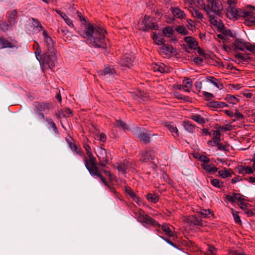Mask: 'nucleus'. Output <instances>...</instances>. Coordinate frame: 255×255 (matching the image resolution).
<instances>
[{
    "mask_svg": "<svg viewBox=\"0 0 255 255\" xmlns=\"http://www.w3.org/2000/svg\"><path fill=\"white\" fill-rule=\"evenodd\" d=\"M191 12L192 16L195 18L200 19H202L203 18L202 13L201 12L200 10L198 9L193 8Z\"/></svg>",
    "mask_w": 255,
    "mask_h": 255,
    "instance_id": "nucleus-50",
    "label": "nucleus"
},
{
    "mask_svg": "<svg viewBox=\"0 0 255 255\" xmlns=\"http://www.w3.org/2000/svg\"><path fill=\"white\" fill-rule=\"evenodd\" d=\"M202 94L204 96L205 99L206 101H209L211 98H213L214 97V95L213 94L207 92L203 91L202 92Z\"/></svg>",
    "mask_w": 255,
    "mask_h": 255,
    "instance_id": "nucleus-58",
    "label": "nucleus"
},
{
    "mask_svg": "<svg viewBox=\"0 0 255 255\" xmlns=\"http://www.w3.org/2000/svg\"><path fill=\"white\" fill-rule=\"evenodd\" d=\"M145 215V214L144 213V212L143 210H140V211L139 212H134L135 217L137 219V221L139 222L140 223L143 220V219Z\"/></svg>",
    "mask_w": 255,
    "mask_h": 255,
    "instance_id": "nucleus-46",
    "label": "nucleus"
},
{
    "mask_svg": "<svg viewBox=\"0 0 255 255\" xmlns=\"http://www.w3.org/2000/svg\"><path fill=\"white\" fill-rule=\"evenodd\" d=\"M207 81L212 83L214 86H217V79L213 76H208L207 78Z\"/></svg>",
    "mask_w": 255,
    "mask_h": 255,
    "instance_id": "nucleus-63",
    "label": "nucleus"
},
{
    "mask_svg": "<svg viewBox=\"0 0 255 255\" xmlns=\"http://www.w3.org/2000/svg\"><path fill=\"white\" fill-rule=\"evenodd\" d=\"M214 137L213 138V141L214 143V145H216L218 143H220L219 141L220 140L221 137V132L219 130H214Z\"/></svg>",
    "mask_w": 255,
    "mask_h": 255,
    "instance_id": "nucleus-42",
    "label": "nucleus"
},
{
    "mask_svg": "<svg viewBox=\"0 0 255 255\" xmlns=\"http://www.w3.org/2000/svg\"><path fill=\"white\" fill-rule=\"evenodd\" d=\"M203 9L208 15H220L224 7L219 0H208V3L204 5Z\"/></svg>",
    "mask_w": 255,
    "mask_h": 255,
    "instance_id": "nucleus-5",
    "label": "nucleus"
},
{
    "mask_svg": "<svg viewBox=\"0 0 255 255\" xmlns=\"http://www.w3.org/2000/svg\"><path fill=\"white\" fill-rule=\"evenodd\" d=\"M140 30L143 31H148L150 30H158V25L156 22H153L151 17L148 15H145L141 23Z\"/></svg>",
    "mask_w": 255,
    "mask_h": 255,
    "instance_id": "nucleus-7",
    "label": "nucleus"
},
{
    "mask_svg": "<svg viewBox=\"0 0 255 255\" xmlns=\"http://www.w3.org/2000/svg\"><path fill=\"white\" fill-rule=\"evenodd\" d=\"M209 106L214 108H223L228 107V104L225 102L219 101H211L209 103Z\"/></svg>",
    "mask_w": 255,
    "mask_h": 255,
    "instance_id": "nucleus-25",
    "label": "nucleus"
},
{
    "mask_svg": "<svg viewBox=\"0 0 255 255\" xmlns=\"http://www.w3.org/2000/svg\"><path fill=\"white\" fill-rule=\"evenodd\" d=\"M163 33L165 36L171 37L173 34V29L170 26H167L163 29Z\"/></svg>",
    "mask_w": 255,
    "mask_h": 255,
    "instance_id": "nucleus-41",
    "label": "nucleus"
},
{
    "mask_svg": "<svg viewBox=\"0 0 255 255\" xmlns=\"http://www.w3.org/2000/svg\"><path fill=\"white\" fill-rule=\"evenodd\" d=\"M42 120L45 121L48 123V124L51 127V128L53 130L54 132L56 134H58L59 133L58 129L57 128L55 124L54 123V122H53V121L52 120V119L51 118L46 117L45 118L43 119Z\"/></svg>",
    "mask_w": 255,
    "mask_h": 255,
    "instance_id": "nucleus-29",
    "label": "nucleus"
},
{
    "mask_svg": "<svg viewBox=\"0 0 255 255\" xmlns=\"http://www.w3.org/2000/svg\"><path fill=\"white\" fill-rule=\"evenodd\" d=\"M177 89L180 90H183L185 92L189 93L190 92V90L188 88V86L184 85L183 84L182 85L179 84L177 85L176 86Z\"/></svg>",
    "mask_w": 255,
    "mask_h": 255,
    "instance_id": "nucleus-55",
    "label": "nucleus"
},
{
    "mask_svg": "<svg viewBox=\"0 0 255 255\" xmlns=\"http://www.w3.org/2000/svg\"><path fill=\"white\" fill-rule=\"evenodd\" d=\"M125 189L126 193L129 195L131 198L135 195V193L131 188L126 186L125 187Z\"/></svg>",
    "mask_w": 255,
    "mask_h": 255,
    "instance_id": "nucleus-57",
    "label": "nucleus"
},
{
    "mask_svg": "<svg viewBox=\"0 0 255 255\" xmlns=\"http://www.w3.org/2000/svg\"><path fill=\"white\" fill-rule=\"evenodd\" d=\"M191 119L198 124H202L205 123L204 119L199 115H194L191 116Z\"/></svg>",
    "mask_w": 255,
    "mask_h": 255,
    "instance_id": "nucleus-44",
    "label": "nucleus"
},
{
    "mask_svg": "<svg viewBox=\"0 0 255 255\" xmlns=\"http://www.w3.org/2000/svg\"><path fill=\"white\" fill-rule=\"evenodd\" d=\"M215 26L217 28V30L219 32H221L225 27L222 20H221Z\"/></svg>",
    "mask_w": 255,
    "mask_h": 255,
    "instance_id": "nucleus-64",
    "label": "nucleus"
},
{
    "mask_svg": "<svg viewBox=\"0 0 255 255\" xmlns=\"http://www.w3.org/2000/svg\"><path fill=\"white\" fill-rule=\"evenodd\" d=\"M238 169L239 170V173L243 175L253 173V169L251 166L241 165L238 167Z\"/></svg>",
    "mask_w": 255,
    "mask_h": 255,
    "instance_id": "nucleus-21",
    "label": "nucleus"
},
{
    "mask_svg": "<svg viewBox=\"0 0 255 255\" xmlns=\"http://www.w3.org/2000/svg\"><path fill=\"white\" fill-rule=\"evenodd\" d=\"M182 84L184 85H187L188 86V88L189 89L192 87V81L191 79L187 78L186 79H184L182 81Z\"/></svg>",
    "mask_w": 255,
    "mask_h": 255,
    "instance_id": "nucleus-59",
    "label": "nucleus"
},
{
    "mask_svg": "<svg viewBox=\"0 0 255 255\" xmlns=\"http://www.w3.org/2000/svg\"><path fill=\"white\" fill-rule=\"evenodd\" d=\"M188 221L191 224L195 226H204L205 222L201 220L200 218L197 217L195 216H190L188 217Z\"/></svg>",
    "mask_w": 255,
    "mask_h": 255,
    "instance_id": "nucleus-16",
    "label": "nucleus"
},
{
    "mask_svg": "<svg viewBox=\"0 0 255 255\" xmlns=\"http://www.w3.org/2000/svg\"><path fill=\"white\" fill-rule=\"evenodd\" d=\"M138 138L145 143L150 141V134L147 131H141L137 134Z\"/></svg>",
    "mask_w": 255,
    "mask_h": 255,
    "instance_id": "nucleus-20",
    "label": "nucleus"
},
{
    "mask_svg": "<svg viewBox=\"0 0 255 255\" xmlns=\"http://www.w3.org/2000/svg\"><path fill=\"white\" fill-rule=\"evenodd\" d=\"M141 224L144 226H145L146 225L151 226L155 228H157L156 230L158 233H161V231L159 229V228H160V224L154 219L147 214L145 215Z\"/></svg>",
    "mask_w": 255,
    "mask_h": 255,
    "instance_id": "nucleus-9",
    "label": "nucleus"
},
{
    "mask_svg": "<svg viewBox=\"0 0 255 255\" xmlns=\"http://www.w3.org/2000/svg\"><path fill=\"white\" fill-rule=\"evenodd\" d=\"M160 49L162 50L164 52H165L166 54L168 53H172L173 52V47L169 45L162 44V46L160 48Z\"/></svg>",
    "mask_w": 255,
    "mask_h": 255,
    "instance_id": "nucleus-37",
    "label": "nucleus"
},
{
    "mask_svg": "<svg viewBox=\"0 0 255 255\" xmlns=\"http://www.w3.org/2000/svg\"><path fill=\"white\" fill-rule=\"evenodd\" d=\"M84 147L88 157V158L84 156L83 159L86 168L91 176H100V170L97 166V160L91 152L90 146L88 144H85Z\"/></svg>",
    "mask_w": 255,
    "mask_h": 255,
    "instance_id": "nucleus-3",
    "label": "nucleus"
},
{
    "mask_svg": "<svg viewBox=\"0 0 255 255\" xmlns=\"http://www.w3.org/2000/svg\"><path fill=\"white\" fill-rule=\"evenodd\" d=\"M202 166L203 169L207 172L210 173H214L218 171V168L214 166L213 164H203Z\"/></svg>",
    "mask_w": 255,
    "mask_h": 255,
    "instance_id": "nucleus-28",
    "label": "nucleus"
},
{
    "mask_svg": "<svg viewBox=\"0 0 255 255\" xmlns=\"http://www.w3.org/2000/svg\"><path fill=\"white\" fill-rule=\"evenodd\" d=\"M99 160H101L104 161L108 160V157L107 155L106 150L104 148H101L99 152V154L97 155Z\"/></svg>",
    "mask_w": 255,
    "mask_h": 255,
    "instance_id": "nucleus-33",
    "label": "nucleus"
},
{
    "mask_svg": "<svg viewBox=\"0 0 255 255\" xmlns=\"http://www.w3.org/2000/svg\"><path fill=\"white\" fill-rule=\"evenodd\" d=\"M226 9L227 16L230 19H238L252 14L249 10L237 8L236 7H227Z\"/></svg>",
    "mask_w": 255,
    "mask_h": 255,
    "instance_id": "nucleus-6",
    "label": "nucleus"
},
{
    "mask_svg": "<svg viewBox=\"0 0 255 255\" xmlns=\"http://www.w3.org/2000/svg\"><path fill=\"white\" fill-rule=\"evenodd\" d=\"M34 113L42 120L45 118V114H48L52 109V105L50 102L36 101L33 103Z\"/></svg>",
    "mask_w": 255,
    "mask_h": 255,
    "instance_id": "nucleus-4",
    "label": "nucleus"
},
{
    "mask_svg": "<svg viewBox=\"0 0 255 255\" xmlns=\"http://www.w3.org/2000/svg\"><path fill=\"white\" fill-rule=\"evenodd\" d=\"M192 3H193L195 6L202 7L203 8V0H190Z\"/></svg>",
    "mask_w": 255,
    "mask_h": 255,
    "instance_id": "nucleus-56",
    "label": "nucleus"
},
{
    "mask_svg": "<svg viewBox=\"0 0 255 255\" xmlns=\"http://www.w3.org/2000/svg\"><path fill=\"white\" fill-rule=\"evenodd\" d=\"M101 75H106L107 74L112 75L116 73L114 68L110 67H108L105 68L104 71L101 72Z\"/></svg>",
    "mask_w": 255,
    "mask_h": 255,
    "instance_id": "nucleus-52",
    "label": "nucleus"
},
{
    "mask_svg": "<svg viewBox=\"0 0 255 255\" xmlns=\"http://www.w3.org/2000/svg\"><path fill=\"white\" fill-rule=\"evenodd\" d=\"M211 184L215 187L221 188L223 186L224 182L220 181L218 179H210Z\"/></svg>",
    "mask_w": 255,
    "mask_h": 255,
    "instance_id": "nucleus-38",
    "label": "nucleus"
},
{
    "mask_svg": "<svg viewBox=\"0 0 255 255\" xmlns=\"http://www.w3.org/2000/svg\"><path fill=\"white\" fill-rule=\"evenodd\" d=\"M57 32L59 34L61 35V36L65 37L66 38L70 37L72 35L71 33L65 27H61L58 28Z\"/></svg>",
    "mask_w": 255,
    "mask_h": 255,
    "instance_id": "nucleus-31",
    "label": "nucleus"
},
{
    "mask_svg": "<svg viewBox=\"0 0 255 255\" xmlns=\"http://www.w3.org/2000/svg\"><path fill=\"white\" fill-rule=\"evenodd\" d=\"M171 11L174 16L179 19H185L186 18V14L180 9L178 7L171 8Z\"/></svg>",
    "mask_w": 255,
    "mask_h": 255,
    "instance_id": "nucleus-15",
    "label": "nucleus"
},
{
    "mask_svg": "<svg viewBox=\"0 0 255 255\" xmlns=\"http://www.w3.org/2000/svg\"><path fill=\"white\" fill-rule=\"evenodd\" d=\"M141 224L144 226H145L146 225L151 226L155 228H157L156 230L158 233H161V231L159 229V228H160V224L154 219L147 214L145 215Z\"/></svg>",
    "mask_w": 255,
    "mask_h": 255,
    "instance_id": "nucleus-10",
    "label": "nucleus"
},
{
    "mask_svg": "<svg viewBox=\"0 0 255 255\" xmlns=\"http://www.w3.org/2000/svg\"><path fill=\"white\" fill-rule=\"evenodd\" d=\"M236 57L242 60V62H247L249 60H251V57L249 56V54L239 53L236 54Z\"/></svg>",
    "mask_w": 255,
    "mask_h": 255,
    "instance_id": "nucleus-40",
    "label": "nucleus"
},
{
    "mask_svg": "<svg viewBox=\"0 0 255 255\" xmlns=\"http://www.w3.org/2000/svg\"><path fill=\"white\" fill-rule=\"evenodd\" d=\"M131 96L133 99L140 103L145 102L148 99L147 95L144 92L139 90L131 92Z\"/></svg>",
    "mask_w": 255,
    "mask_h": 255,
    "instance_id": "nucleus-11",
    "label": "nucleus"
},
{
    "mask_svg": "<svg viewBox=\"0 0 255 255\" xmlns=\"http://www.w3.org/2000/svg\"><path fill=\"white\" fill-rule=\"evenodd\" d=\"M160 227L166 235L170 237L174 236V232L172 231L173 227L172 226L169 224L164 223Z\"/></svg>",
    "mask_w": 255,
    "mask_h": 255,
    "instance_id": "nucleus-17",
    "label": "nucleus"
},
{
    "mask_svg": "<svg viewBox=\"0 0 255 255\" xmlns=\"http://www.w3.org/2000/svg\"><path fill=\"white\" fill-rule=\"evenodd\" d=\"M100 176H96V177H98L100 178L103 184L106 186L110 190V191L114 195H117V192L115 189V188L110 185H109L108 182H107L106 179L102 175L101 172L100 171Z\"/></svg>",
    "mask_w": 255,
    "mask_h": 255,
    "instance_id": "nucleus-24",
    "label": "nucleus"
},
{
    "mask_svg": "<svg viewBox=\"0 0 255 255\" xmlns=\"http://www.w3.org/2000/svg\"><path fill=\"white\" fill-rule=\"evenodd\" d=\"M17 41L14 38L6 39L3 36L0 37V49L6 48H17Z\"/></svg>",
    "mask_w": 255,
    "mask_h": 255,
    "instance_id": "nucleus-8",
    "label": "nucleus"
},
{
    "mask_svg": "<svg viewBox=\"0 0 255 255\" xmlns=\"http://www.w3.org/2000/svg\"><path fill=\"white\" fill-rule=\"evenodd\" d=\"M146 199L149 202L153 203H156L159 201L158 196L155 194L152 193L147 194Z\"/></svg>",
    "mask_w": 255,
    "mask_h": 255,
    "instance_id": "nucleus-36",
    "label": "nucleus"
},
{
    "mask_svg": "<svg viewBox=\"0 0 255 255\" xmlns=\"http://www.w3.org/2000/svg\"><path fill=\"white\" fill-rule=\"evenodd\" d=\"M229 255H248L245 252H239L238 251L230 250L228 253Z\"/></svg>",
    "mask_w": 255,
    "mask_h": 255,
    "instance_id": "nucleus-62",
    "label": "nucleus"
},
{
    "mask_svg": "<svg viewBox=\"0 0 255 255\" xmlns=\"http://www.w3.org/2000/svg\"><path fill=\"white\" fill-rule=\"evenodd\" d=\"M244 200H241L240 201H239V203H238V206L239 207H240L241 209H242L244 211V212H245V211L248 209L247 208L248 204L244 202L243 201Z\"/></svg>",
    "mask_w": 255,
    "mask_h": 255,
    "instance_id": "nucleus-60",
    "label": "nucleus"
},
{
    "mask_svg": "<svg viewBox=\"0 0 255 255\" xmlns=\"http://www.w3.org/2000/svg\"><path fill=\"white\" fill-rule=\"evenodd\" d=\"M232 213L233 215V216L234 217V221L236 223L240 224H241L242 223V221L240 219V217L239 215H238V212L234 210L233 209H232Z\"/></svg>",
    "mask_w": 255,
    "mask_h": 255,
    "instance_id": "nucleus-51",
    "label": "nucleus"
},
{
    "mask_svg": "<svg viewBox=\"0 0 255 255\" xmlns=\"http://www.w3.org/2000/svg\"><path fill=\"white\" fill-rule=\"evenodd\" d=\"M225 198L231 203H234L236 200L239 202L241 200H245L244 198H242L241 194L236 193H234L232 195H226Z\"/></svg>",
    "mask_w": 255,
    "mask_h": 255,
    "instance_id": "nucleus-18",
    "label": "nucleus"
},
{
    "mask_svg": "<svg viewBox=\"0 0 255 255\" xmlns=\"http://www.w3.org/2000/svg\"><path fill=\"white\" fill-rule=\"evenodd\" d=\"M198 212L205 218H209L212 215V212L210 209H200Z\"/></svg>",
    "mask_w": 255,
    "mask_h": 255,
    "instance_id": "nucleus-35",
    "label": "nucleus"
},
{
    "mask_svg": "<svg viewBox=\"0 0 255 255\" xmlns=\"http://www.w3.org/2000/svg\"><path fill=\"white\" fill-rule=\"evenodd\" d=\"M132 62L133 60L132 58L128 54H125L124 55L121 59V64L125 66L126 67H128V68H130L132 65Z\"/></svg>",
    "mask_w": 255,
    "mask_h": 255,
    "instance_id": "nucleus-22",
    "label": "nucleus"
},
{
    "mask_svg": "<svg viewBox=\"0 0 255 255\" xmlns=\"http://www.w3.org/2000/svg\"><path fill=\"white\" fill-rule=\"evenodd\" d=\"M7 15L9 21L10 23H14L16 19L18 18L17 11L15 9H13L11 11L8 12Z\"/></svg>",
    "mask_w": 255,
    "mask_h": 255,
    "instance_id": "nucleus-27",
    "label": "nucleus"
},
{
    "mask_svg": "<svg viewBox=\"0 0 255 255\" xmlns=\"http://www.w3.org/2000/svg\"><path fill=\"white\" fill-rule=\"evenodd\" d=\"M153 39L155 44L157 45L163 44L165 42V40L164 39L163 36L160 34H156L154 35Z\"/></svg>",
    "mask_w": 255,
    "mask_h": 255,
    "instance_id": "nucleus-32",
    "label": "nucleus"
},
{
    "mask_svg": "<svg viewBox=\"0 0 255 255\" xmlns=\"http://www.w3.org/2000/svg\"><path fill=\"white\" fill-rule=\"evenodd\" d=\"M116 167L119 171H121L124 174H126L127 173L126 171L128 168V165L126 163H117Z\"/></svg>",
    "mask_w": 255,
    "mask_h": 255,
    "instance_id": "nucleus-39",
    "label": "nucleus"
},
{
    "mask_svg": "<svg viewBox=\"0 0 255 255\" xmlns=\"http://www.w3.org/2000/svg\"><path fill=\"white\" fill-rule=\"evenodd\" d=\"M218 173L220 176L223 178H226L229 177H231L233 174H234V172L231 169L226 170L225 168L224 170H221L218 171Z\"/></svg>",
    "mask_w": 255,
    "mask_h": 255,
    "instance_id": "nucleus-26",
    "label": "nucleus"
},
{
    "mask_svg": "<svg viewBox=\"0 0 255 255\" xmlns=\"http://www.w3.org/2000/svg\"><path fill=\"white\" fill-rule=\"evenodd\" d=\"M31 19L33 22V24L35 27L38 28L39 31L43 29L42 25L41 24V23L38 19L35 18H32Z\"/></svg>",
    "mask_w": 255,
    "mask_h": 255,
    "instance_id": "nucleus-54",
    "label": "nucleus"
},
{
    "mask_svg": "<svg viewBox=\"0 0 255 255\" xmlns=\"http://www.w3.org/2000/svg\"><path fill=\"white\" fill-rule=\"evenodd\" d=\"M184 39L185 42L188 44V46L190 48L192 49H196L198 46V43L195 40V38L191 36H186Z\"/></svg>",
    "mask_w": 255,
    "mask_h": 255,
    "instance_id": "nucleus-19",
    "label": "nucleus"
},
{
    "mask_svg": "<svg viewBox=\"0 0 255 255\" xmlns=\"http://www.w3.org/2000/svg\"><path fill=\"white\" fill-rule=\"evenodd\" d=\"M248 43L243 39H236L234 42V46L236 49L244 51L246 49Z\"/></svg>",
    "mask_w": 255,
    "mask_h": 255,
    "instance_id": "nucleus-13",
    "label": "nucleus"
},
{
    "mask_svg": "<svg viewBox=\"0 0 255 255\" xmlns=\"http://www.w3.org/2000/svg\"><path fill=\"white\" fill-rule=\"evenodd\" d=\"M115 125L118 128H121L124 130L128 129V126L127 124L124 121L120 120H117L116 121Z\"/></svg>",
    "mask_w": 255,
    "mask_h": 255,
    "instance_id": "nucleus-49",
    "label": "nucleus"
},
{
    "mask_svg": "<svg viewBox=\"0 0 255 255\" xmlns=\"http://www.w3.org/2000/svg\"><path fill=\"white\" fill-rule=\"evenodd\" d=\"M165 126L171 132L175 133L177 136H178V130L174 125L172 124H166Z\"/></svg>",
    "mask_w": 255,
    "mask_h": 255,
    "instance_id": "nucleus-47",
    "label": "nucleus"
},
{
    "mask_svg": "<svg viewBox=\"0 0 255 255\" xmlns=\"http://www.w3.org/2000/svg\"><path fill=\"white\" fill-rule=\"evenodd\" d=\"M252 12V14L247 16L245 18L244 24L247 26H251L255 25V16H253L254 12L253 11L249 10Z\"/></svg>",
    "mask_w": 255,
    "mask_h": 255,
    "instance_id": "nucleus-23",
    "label": "nucleus"
},
{
    "mask_svg": "<svg viewBox=\"0 0 255 255\" xmlns=\"http://www.w3.org/2000/svg\"><path fill=\"white\" fill-rule=\"evenodd\" d=\"M152 67L154 71H157L161 73H167L170 72V68L162 63H153Z\"/></svg>",
    "mask_w": 255,
    "mask_h": 255,
    "instance_id": "nucleus-12",
    "label": "nucleus"
},
{
    "mask_svg": "<svg viewBox=\"0 0 255 255\" xmlns=\"http://www.w3.org/2000/svg\"><path fill=\"white\" fill-rule=\"evenodd\" d=\"M62 113V116L64 118H68L73 116V112L69 108H65L61 110Z\"/></svg>",
    "mask_w": 255,
    "mask_h": 255,
    "instance_id": "nucleus-45",
    "label": "nucleus"
},
{
    "mask_svg": "<svg viewBox=\"0 0 255 255\" xmlns=\"http://www.w3.org/2000/svg\"><path fill=\"white\" fill-rule=\"evenodd\" d=\"M85 30H78L79 34L87 38L95 47L106 48L105 35L106 31L99 27H94L91 23L85 25Z\"/></svg>",
    "mask_w": 255,
    "mask_h": 255,
    "instance_id": "nucleus-1",
    "label": "nucleus"
},
{
    "mask_svg": "<svg viewBox=\"0 0 255 255\" xmlns=\"http://www.w3.org/2000/svg\"><path fill=\"white\" fill-rule=\"evenodd\" d=\"M154 152L151 150L146 151L141 155L140 160L142 162H147L153 159Z\"/></svg>",
    "mask_w": 255,
    "mask_h": 255,
    "instance_id": "nucleus-14",
    "label": "nucleus"
},
{
    "mask_svg": "<svg viewBox=\"0 0 255 255\" xmlns=\"http://www.w3.org/2000/svg\"><path fill=\"white\" fill-rule=\"evenodd\" d=\"M221 33H222L225 36V38L226 39V41L229 42L230 38L235 37V34H234L230 29H227L225 27Z\"/></svg>",
    "mask_w": 255,
    "mask_h": 255,
    "instance_id": "nucleus-30",
    "label": "nucleus"
},
{
    "mask_svg": "<svg viewBox=\"0 0 255 255\" xmlns=\"http://www.w3.org/2000/svg\"><path fill=\"white\" fill-rule=\"evenodd\" d=\"M217 15H214L212 16L211 15H208L210 17V23L214 25V26H216L218 23L220 21L221 19L219 18L216 16Z\"/></svg>",
    "mask_w": 255,
    "mask_h": 255,
    "instance_id": "nucleus-53",
    "label": "nucleus"
},
{
    "mask_svg": "<svg viewBox=\"0 0 255 255\" xmlns=\"http://www.w3.org/2000/svg\"><path fill=\"white\" fill-rule=\"evenodd\" d=\"M176 31L178 32L179 34L186 35L188 34V31L186 29V28L183 25H178L175 28Z\"/></svg>",
    "mask_w": 255,
    "mask_h": 255,
    "instance_id": "nucleus-43",
    "label": "nucleus"
},
{
    "mask_svg": "<svg viewBox=\"0 0 255 255\" xmlns=\"http://www.w3.org/2000/svg\"><path fill=\"white\" fill-rule=\"evenodd\" d=\"M184 127L185 129L190 132H193L195 127L189 121L185 122L184 123Z\"/></svg>",
    "mask_w": 255,
    "mask_h": 255,
    "instance_id": "nucleus-48",
    "label": "nucleus"
},
{
    "mask_svg": "<svg viewBox=\"0 0 255 255\" xmlns=\"http://www.w3.org/2000/svg\"><path fill=\"white\" fill-rule=\"evenodd\" d=\"M42 34L47 51L43 55H40V57L43 63L47 65L50 69H52L55 66L57 61V56L53 46V40L45 30H43Z\"/></svg>",
    "mask_w": 255,
    "mask_h": 255,
    "instance_id": "nucleus-2",
    "label": "nucleus"
},
{
    "mask_svg": "<svg viewBox=\"0 0 255 255\" xmlns=\"http://www.w3.org/2000/svg\"><path fill=\"white\" fill-rule=\"evenodd\" d=\"M225 100L228 103L233 105L236 104L239 101V100L238 98H237L235 96L230 94H228L226 96V98H225Z\"/></svg>",
    "mask_w": 255,
    "mask_h": 255,
    "instance_id": "nucleus-34",
    "label": "nucleus"
},
{
    "mask_svg": "<svg viewBox=\"0 0 255 255\" xmlns=\"http://www.w3.org/2000/svg\"><path fill=\"white\" fill-rule=\"evenodd\" d=\"M246 49L251 51L253 54H255V44H252L248 42Z\"/></svg>",
    "mask_w": 255,
    "mask_h": 255,
    "instance_id": "nucleus-61",
    "label": "nucleus"
}]
</instances>
